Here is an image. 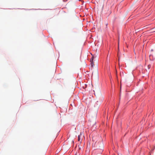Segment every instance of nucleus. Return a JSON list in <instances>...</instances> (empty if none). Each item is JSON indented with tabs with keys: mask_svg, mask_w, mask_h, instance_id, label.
Instances as JSON below:
<instances>
[{
	"mask_svg": "<svg viewBox=\"0 0 155 155\" xmlns=\"http://www.w3.org/2000/svg\"><path fill=\"white\" fill-rule=\"evenodd\" d=\"M83 136L80 134V135H78V141L80 143L81 142V141L82 140Z\"/></svg>",
	"mask_w": 155,
	"mask_h": 155,
	"instance_id": "3",
	"label": "nucleus"
},
{
	"mask_svg": "<svg viewBox=\"0 0 155 155\" xmlns=\"http://www.w3.org/2000/svg\"><path fill=\"white\" fill-rule=\"evenodd\" d=\"M93 59H94V57H93L91 58V62H93Z\"/></svg>",
	"mask_w": 155,
	"mask_h": 155,
	"instance_id": "6",
	"label": "nucleus"
},
{
	"mask_svg": "<svg viewBox=\"0 0 155 155\" xmlns=\"http://www.w3.org/2000/svg\"><path fill=\"white\" fill-rule=\"evenodd\" d=\"M94 107H96L97 108H98L99 107V104H98L97 103H96L94 105Z\"/></svg>",
	"mask_w": 155,
	"mask_h": 155,
	"instance_id": "5",
	"label": "nucleus"
},
{
	"mask_svg": "<svg viewBox=\"0 0 155 155\" xmlns=\"http://www.w3.org/2000/svg\"><path fill=\"white\" fill-rule=\"evenodd\" d=\"M149 57L151 60H153L155 58V48L151 50Z\"/></svg>",
	"mask_w": 155,
	"mask_h": 155,
	"instance_id": "2",
	"label": "nucleus"
},
{
	"mask_svg": "<svg viewBox=\"0 0 155 155\" xmlns=\"http://www.w3.org/2000/svg\"><path fill=\"white\" fill-rule=\"evenodd\" d=\"M151 64H149L147 66V69H146V70L147 71H148L150 68L151 67Z\"/></svg>",
	"mask_w": 155,
	"mask_h": 155,
	"instance_id": "4",
	"label": "nucleus"
},
{
	"mask_svg": "<svg viewBox=\"0 0 155 155\" xmlns=\"http://www.w3.org/2000/svg\"><path fill=\"white\" fill-rule=\"evenodd\" d=\"M95 146L96 147L99 148L101 150L100 153H101L103 152V143L102 142L97 143L96 142L95 143Z\"/></svg>",
	"mask_w": 155,
	"mask_h": 155,
	"instance_id": "1",
	"label": "nucleus"
},
{
	"mask_svg": "<svg viewBox=\"0 0 155 155\" xmlns=\"http://www.w3.org/2000/svg\"><path fill=\"white\" fill-rule=\"evenodd\" d=\"M94 65V64H93V62H91V66L93 67Z\"/></svg>",
	"mask_w": 155,
	"mask_h": 155,
	"instance_id": "7",
	"label": "nucleus"
},
{
	"mask_svg": "<svg viewBox=\"0 0 155 155\" xmlns=\"http://www.w3.org/2000/svg\"><path fill=\"white\" fill-rule=\"evenodd\" d=\"M95 72L97 73V74H98V69H96V70Z\"/></svg>",
	"mask_w": 155,
	"mask_h": 155,
	"instance_id": "8",
	"label": "nucleus"
}]
</instances>
